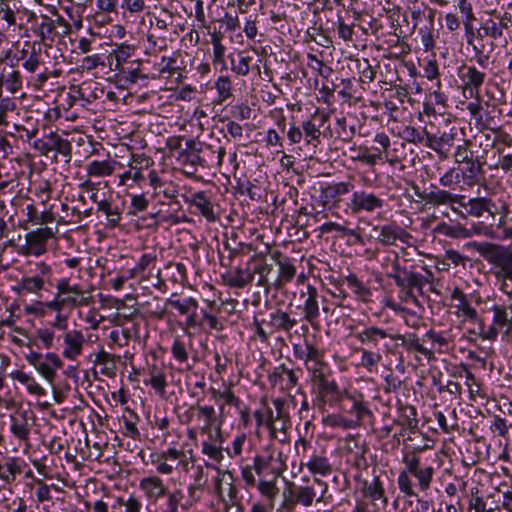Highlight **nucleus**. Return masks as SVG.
<instances>
[{
  "mask_svg": "<svg viewBox=\"0 0 512 512\" xmlns=\"http://www.w3.org/2000/svg\"><path fill=\"white\" fill-rule=\"evenodd\" d=\"M404 465L397 476V487L399 492L407 498L418 497L420 493L426 495L431 489L436 469L427 462H423L416 453L404 455Z\"/></svg>",
  "mask_w": 512,
  "mask_h": 512,
  "instance_id": "nucleus-1",
  "label": "nucleus"
},
{
  "mask_svg": "<svg viewBox=\"0 0 512 512\" xmlns=\"http://www.w3.org/2000/svg\"><path fill=\"white\" fill-rule=\"evenodd\" d=\"M185 423H194V427L188 429V437L193 439L197 434L201 436L215 435L222 433V426L225 422L223 407L216 411L212 405H192L184 413Z\"/></svg>",
  "mask_w": 512,
  "mask_h": 512,
  "instance_id": "nucleus-2",
  "label": "nucleus"
},
{
  "mask_svg": "<svg viewBox=\"0 0 512 512\" xmlns=\"http://www.w3.org/2000/svg\"><path fill=\"white\" fill-rule=\"evenodd\" d=\"M485 158H475V161L450 167L439 178V184L451 190L465 191L478 185L485 175Z\"/></svg>",
  "mask_w": 512,
  "mask_h": 512,
  "instance_id": "nucleus-3",
  "label": "nucleus"
},
{
  "mask_svg": "<svg viewBox=\"0 0 512 512\" xmlns=\"http://www.w3.org/2000/svg\"><path fill=\"white\" fill-rule=\"evenodd\" d=\"M386 201L381 193L367 188H355L345 203V212L352 216L380 215L383 213Z\"/></svg>",
  "mask_w": 512,
  "mask_h": 512,
  "instance_id": "nucleus-4",
  "label": "nucleus"
},
{
  "mask_svg": "<svg viewBox=\"0 0 512 512\" xmlns=\"http://www.w3.org/2000/svg\"><path fill=\"white\" fill-rule=\"evenodd\" d=\"M187 452L176 446H168L166 449L153 451L149 455V462L155 468L156 472L161 475H171L174 471L189 470L192 451Z\"/></svg>",
  "mask_w": 512,
  "mask_h": 512,
  "instance_id": "nucleus-5",
  "label": "nucleus"
},
{
  "mask_svg": "<svg viewBox=\"0 0 512 512\" xmlns=\"http://www.w3.org/2000/svg\"><path fill=\"white\" fill-rule=\"evenodd\" d=\"M397 333L392 328L378 326L372 323L359 324L353 331V338L363 348L375 349L380 352H391L389 341H396Z\"/></svg>",
  "mask_w": 512,
  "mask_h": 512,
  "instance_id": "nucleus-6",
  "label": "nucleus"
},
{
  "mask_svg": "<svg viewBox=\"0 0 512 512\" xmlns=\"http://www.w3.org/2000/svg\"><path fill=\"white\" fill-rule=\"evenodd\" d=\"M22 67L27 73V84L36 90L41 89L50 78L49 68L45 65L40 44L33 43L31 51H21Z\"/></svg>",
  "mask_w": 512,
  "mask_h": 512,
  "instance_id": "nucleus-7",
  "label": "nucleus"
},
{
  "mask_svg": "<svg viewBox=\"0 0 512 512\" xmlns=\"http://www.w3.org/2000/svg\"><path fill=\"white\" fill-rule=\"evenodd\" d=\"M470 245L484 260L495 266V275L499 281L512 277V252L490 242H472Z\"/></svg>",
  "mask_w": 512,
  "mask_h": 512,
  "instance_id": "nucleus-8",
  "label": "nucleus"
},
{
  "mask_svg": "<svg viewBox=\"0 0 512 512\" xmlns=\"http://www.w3.org/2000/svg\"><path fill=\"white\" fill-rule=\"evenodd\" d=\"M459 88L465 99H481V89L485 84L487 74L471 63H462L457 68Z\"/></svg>",
  "mask_w": 512,
  "mask_h": 512,
  "instance_id": "nucleus-9",
  "label": "nucleus"
},
{
  "mask_svg": "<svg viewBox=\"0 0 512 512\" xmlns=\"http://www.w3.org/2000/svg\"><path fill=\"white\" fill-rule=\"evenodd\" d=\"M287 456L279 449L267 447L253 458V468L259 477H279L287 469Z\"/></svg>",
  "mask_w": 512,
  "mask_h": 512,
  "instance_id": "nucleus-10",
  "label": "nucleus"
},
{
  "mask_svg": "<svg viewBox=\"0 0 512 512\" xmlns=\"http://www.w3.org/2000/svg\"><path fill=\"white\" fill-rule=\"evenodd\" d=\"M24 358L50 384H53L57 371L63 367L60 355L55 352L41 353L31 349L25 353Z\"/></svg>",
  "mask_w": 512,
  "mask_h": 512,
  "instance_id": "nucleus-11",
  "label": "nucleus"
},
{
  "mask_svg": "<svg viewBox=\"0 0 512 512\" xmlns=\"http://www.w3.org/2000/svg\"><path fill=\"white\" fill-rule=\"evenodd\" d=\"M313 482L322 488L321 493L317 496L316 490L310 485H296L294 482H288L283 489V492L294 504V506L301 505L305 508L311 507L313 502H323L325 494L328 491V484L314 477Z\"/></svg>",
  "mask_w": 512,
  "mask_h": 512,
  "instance_id": "nucleus-12",
  "label": "nucleus"
},
{
  "mask_svg": "<svg viewBox=\"0 0 512 512\" xmlns=\"http://www.w3.org/2000/svg\"><path fill=\"white\" fill-rule=\"evenodd\" d=\"M54 14L56 19L41 14L40 21L35 22L34 34L45 46H51L56 38L64 37L70 30L69 24L56 10H54Z\"/></svg>",
  "mask_w": 512,
  "mask_h": 512,
  "instance_id": "nucleus-13",
  "label": "nucleus"
},
{
  "mask_svg": "<svg viewBox=\"0 0 512 512\" xmlns=\"http://www.w3.org/2000/svg\"><path fill=\"white\" fill-rule=\"evenodd\" d=\"M24 238L25 244L21 246L24 256L40 257L48 251L51 242H56L55 231L47 226L26 233Z\"/></svg>",
  "mask_w": 512,
  "mask_h": 512,
  "instance_id": "nucleus-14",
  "label": "nucleus"
},
{
  "mask_svg": "<svg viewBox=\"0 0 512 512\" xmlns=\"http://www.w3.org/2000/svg\"><path fill=\"white\" fill-rule=\"evenodd\" d=\"M166 306H171L177 310L178 314L185 316L186 328H200L203 327V321H199L197 311L199 304L194 297H180L177 293H172L169 298L165 300Z\"/></svg>",
  "mask_w": 512,
  "mask_h": 512,
  "instance_id": "nucleus-15",
  "label": "nucleus"
},
{
  "mask_svg": "<svg viewBox=\"0 0 512 512\" xmlns=\"http://www.w3.org/2000/svg\"><path fill=\"white\" fill-rule=\"evenodd\" d=\"M33 147L43 156H48L54 151L63 156L66 163L70 162L72 157L71 142L55 132H50L42 139L34 140Z\"/></svg>",
  "mask_w": 512,
  "mask_h": 512,
  "instance_id": "nucleus-16",
  "label": "nucleus"
},
{
  "mask_svg": "<svg viewBox=\"0 0 512 512\" xmlns=\"http://www.w3.org/2000/svg\"><path fill=\"white\" fill-rule=\"evenodd\" d=\"M9 430L14 438L28 443L36 416L31 409L18 408L9 416Z\"/></svg>",
  "mask_w": 512,
  "mask_h": 512,
  "instance_id": "nucleus-17",
  "label": "nucleus"
},
{
  "mask_svg": "<svg viewBox=\"0 0 512 512\" xmlns=\"http://www.w3.org/2000/svg\"><path fill=\"white\" fill-rule=\"evenodd\" d=\"M512 22L511 15L508 12L492 13V16L482 19L480 27L477 30V38H491L492 40H498L504 36V30L509 28V24Z\"/></svg>",
  "mask_w": 512,
  "mask_h": 512,
  "instance_id": "nucleus-18",
  "label": "nucleus"
},
{
  "mask_svg": "<svg viewBox=\"0 0 512 512\" xmlns=\"http://www.w3.org/2000/svg\"><path fill=\"white\" fill-rule=\"evenodd\" d=\"M492 311V323L482 332V337L488 340H495L499 333L508 335L512 330V303L508 307L494 305Z\"/></svg>",
  "mask_w": 512,
  "mask_h": 512,
  "instance_id": "nucleus-19",
  "label": "nucleus"
},
{
  "mask_svg": "<svg viewBox=\"0 0 512 512\" xmlns=\"http://www.w3.org/2000/svg\"><path fill=\"white\" fill-rule=\"evenodd\" d=\"M217 144L206 143L194 139V145L200 159L201 168H221L224 163L226 154L225 148L220 145V140H216Z\"/></svg>",
  "mask_w": 512,
  "mask_h": 512,
  "instance_id": "nucleus-20",
  "label": "nucleus"
},
{
  "mask_svg": "<svg viewBox=\"0 0 512 512\" xmlns=\"http://www.w3.org/2000/svg\"><path fill=\"white\" fill-rule=\"evenodd\" d=\"M395 337L396 341L401 342V346L408 354H414L417 361H420L421 357L427 361H431L435 358V356H433V347L427 345L428 342L425 334L419 338L416 333L412 332L406 334L397 333Z\"/></svg>",
  "mask_w": 512,
  "mask_h": 512,
  "instance_id": "nucleus-21",
  "label": "nucleus"
},
{
  "mask_svg": "<svg viewBox=\"0 0 512 512\" xmlns=\"http://www.w3.org/2000/svg\"><path fill=\"white\" fill-rule=\"evenodd\" d=\"M329 120V114L318 108L301 123V130L306 145L317 147L321 142V128Z\"/></svg>",
  "mask_w": 512,
  "mask_h": 512,
  "instance_id": "nucleus-22",
  "label": "nucleus"
},
{
  "mask_svg": "<svg viewBox=\"0 0 512 512\" xmlns=\"http://www.w3.org/2000/svg\"><path fill=\"white\" fill-rule=\"evenodd\" d=\"M224 437L222 433L205 436L201 441V453L206 456L209 461H205V466L210 469H217L224 460Z\"/></svg>",
  "mask_w": 512,
  "mask_h": 512,
  "instance_id": "nucleus-23",
  "label": "nucleus"
},
{
  "mask_svg": "<svg viewBox=\"0 0 512 512\" xmlns=\"http://www.w3.org/2000/svg\"><path fill=\"white\" fill-rule=\"evenodd\" d=\"M361 492L363 497L370 501L374 512H379L388 504L384 484L377 475H374L371 481L364 480L361 483Z\"/></svg>",
  "mask_w": 512,
  "mask_h": 512,
  "instance_id": "nucleus-24",
  "label": "nucleus"
},
{
  "mask_svg": "<svg viewBox=\"0 0 512 512\" xmlns=\"http://www.w3.org/2000/svg\"><path fill=\"white\" fill-rule=\"evenodd\" d=\"M452 308L454 314L462 318L464 321L471 323L479 322V315L475 307L472 306L471 301L459 287H455L450 294Z\"/></svg>",
  "mask_w": 512,
  "mask_h": 512,
  "instance_id": "nucleus-25",
  "label": "nucleus"
},
{
  "mask_svg": "<svg viewBox=\"0 0 512 512\" xmlns=\"http://www.w3.org/2000/svg\"><path fill=\"white\" fill-rule=\"evenodd\" d=\"M434 281V274L430 270H426L425 275L415 272L413 270H408L407 272H404V275L401 279H397L396 286L398 288L415 289L419 296H424V287L426 285H429L430 291L437 292L433 287Z\"/></svg>",
  "mask_w": 512,
  "mask_h": 512,
  "instance_id": "nucleus-26",
  "label": "nucleus"
},
{
  "mask_svg": "<svg viewBox=\"0 0 512 512\" xmlns=\"http://www.w3.org/2000/svg\"><path fill=\"white\" fill-rule=\"evenodd\" d=\"M63 350L62 357L69 361H75L82 354L86 343L85 336L81 330L71 329L62 334Z\"/></svg>",
  "mask_w": 512,
  "mask_h": 512,
  "instance_id": "nucleus-27",
  "label": "nucleus"
},
{
  "mask_svg": "<svg viewBox=\"0 0 512 512\" xmlns=\"http://www.w3.org/2000/svg\"><path fill=\"white\" fill-rule=\"evenodd\" d=\"M343 399L342 391L335 380L316 390L314 405L322 412L327 407L337 406Z\"/></svg>",
  "mask_w": 512,
  "mask_h": 512,
  "instance_id": "nucleus-28",
  "label": "nucleus"
},
{
  "mask_svg": "<svg viewBox=\"0 0 512 512\" xmlns=\"http://www.w3.org/2000/svg\"><path fill=\"white\" fill-rule=\"evenodd\" d=\"M456 135L457 132L455 128H451L449 131H444L439 136L428 132L425 147L436 152L439 158L447 159L451 148L454 145Z\"/></svg>",
  "mask_w": 512,
  "mask_h": 512,
  "instance_id": "nucleus-29",
  "label": "nucleus"
},
{
  "mask_svg": "<svg viewBox=\"0 0 512 512\" xmlns=\"http://www.w3.org/2000/svg\"><path fill=\"white\" fill-rule=\"evenodd\" d=\"M299 377L293 369L288 368L284 363L276 366L268 374V382L272 387H278L286 391L298 385Z\"/></svg>",
  "mask_w": 512,
  "mask_h": 512,
  "instance_id": "nucleus-30",
  "label": "nucleus"
},
{
  "mask_svg": "<svg viewBox=\"0 0 512 512\" xmlns=\"http://www.w3.org/2000/svg\"><path fill=\"white\" fill-rule=\"evenodd\" d=\"M452 190L448 188L441 189L435 185H431V189L427 192L422 198L430 205L440 206L447 205L453 206L454 204H458L460 206H464L465 196L452 193Z\"/></svg>",
  "mask_w": 512,
  "mask_h": 512,
  "instance_id": "nucleus-31",
  "label": "nucleus"
},
{
  "mask_svg": "<svg viewBox=\"0 0 512 512\" xmlns=\"http://www.w3.org/2000/svg\"><path fill=\"white\" fill-rule=\"evenodd\" d=\"M230 60V70L236 76H247L250 72H256V74H260V66L258 62L260 60H255L252 55L245 51H239L236 55H229Z\"/></svg>",
  "mask_w": 512,
  "mask_h": 512,
  "instance_id": "nucleus-32",
  "label": "nucleus"
},
{
  "mask_svg": "<svg viewBox=\"0 0 512 512\" xmlns=\"http://www.w3.org/2000/svg\"><path fill=\"white\" fill-rule=\"evenodd\" d=\"M412 235L398 224L391 223L381 226L377 241L386 246L396 245L397 241L409 244Z\"/></svg>",
  "mask_w": 512,
  "mask_h": 512,
  "instance_id": "nucleus-33",
  "label": "nucleus"
},
{
  "mask_svg": "<svg viewBox=\"0 0 512 512\" xmlns=\"http://www.w3.org/2000/svg\"><path fill=\"white\" fill-rule=\"evenodd\" d=\"M123 165L112 159L110 156H107L104 160H92L85 164V172L87 179L92 180V178H104L114 174L117 168L122 167Z\"/></svg>",
  "mask_w": 512,
  "mask_h": 512,
  "instance_id": "nucleus-34",
  "label": "nucleus"
},
{
  "mask_svg": "<svg viewBox=\"0 0 512 512\" xmlns=\"http://www.w3.org/2000/svg\"><path fill=\"white\" fill-rule=\"evenodd\" d=\"M184 202L190 206H194L208 222L216 221L217 217L214 212V205L206 191L201 190L192 193L190 196H185Z\"/></svg>",
  "mask_w": 512,
  "mask_h": 512,
  "instance_id": "nucleus-35",
  "label": "nucleus"
},
{
  "mask_svg": "<svg viewBox=\"0 0 512 512\" xmlns=\"http://www.w3.org/2000/svg\"><path fill=\"white\" fill-rule=\"evenodd\" d=\"M463 207L466 209V213L469 216L476 218H480L485 213H488L493 219H495L497 214V205L491 198L487 197L470 198L467 203H464Z\"/></svg>",
  "mask_w": 512,
  "mask_h": 512,
  "instance_id": "nucleus-36",
  "label": "nucleus"
},
{
  "mask_svg": "<svg viewBox=\"0 0 512 512\" xmlns=\"http://www.w3.org/2000/svg\"><path fill=\"white\" fill-rule=\"evenodd\" d=\"M354 184L349 181L332 182L327 184L320 192V200L324 206L336 201L340 196L352 193Z\"/></svg>",
  "mask_w": 512,
  "mask_h": 512,
  "instance_id": "nucleus-37",
  "label": "nucleus"
},
{
  "mask_svg": "<svg viewBox=\"0 0 512 512\" xmlns=\"http://www.w3.org/2000/svg\"><path fill=\"white\" fill-rule=\"evenodd\" d=\"M307 296L303 303L304 319L313 325L320 316L318 304V290L315 286L307 284L306 292H301V296Z\"/></svg>",
  "mask_w": 512,
  "mask_h": 512,
  "instance_id": "nucleus-38",
  "label": "nucleus"
},
{
  "mask_svg": "<svg viewBox=\"0 0 512 512\" xmlns=\"http://www.w3.org/2000/svg\"><path fill=\"white\" fill-rule=\"evenodd\" d=\"M141 66L142 61L140 59H133L115 71L116 77L125 85L135 84L138 80L147 78L146 75L142 73Z\"/></svg>",
  "mask_w": 512,
  "mask_h": 512,
  "instance_id": "nucleus-39",
  "label": "nucleus"
},
{
  "mask_svg": "<svg viewBox=\"0 0 512 512\" xmlns=\"http://www.w3.org/2000/svg\"><path fill=\"white\" fill-rule=\"evenodd\" d=\"M135 54V47L128 44H119L107 56L110 70L116 71L121 66L126 65Z\"/></svg>",
  "mask_w": 512,
  "mask_h": 512,
  "instance_id": "nucleus-40",
  "label": "nucleus"
},
{
  "mask_svg": "<svg viewBox=\"0 0 512 512\" xmlns=\"http://www.w3.org/2000/svg\"><path fill=\"white\" fill-rule=\"evenodd\" d=\"M140 490L149 499L157 501L167 493V486L159 476H149L142 478L139 483Z\"/></svg>",
  "mask_w": 512,
  "mask_h": 512,
  "instance_id": "nucleus-41",
  "label": "nucleus"
},
{
  "mask_svg": "<svg viewBox=\"0 0 512 512\" xmlns=\"http://www.w3.org/2000/svg\"><path fill=\"white\" fill-rule=\"evenodd\" d=\"M210 391L212 393V399L218 405V409L216 411H219V407H223L224 419H226V416L229 413L226 410L227 406L234 407L235 409L241 408V399L235 395L234 391L230 387H226L223 390L211 387Z\"/></svg>",
  "mask_w": 512,
  "mask_h": 512,
  "instance_id": "nucleus-42",
  "label": "nucleus"
},
{
  "mask_svg": "<svg viewBox=\"0 0 512 512\" xmlns=\"http://www.w3.org/2000/svg\"><path fill=\"white\" fill-rule=\"evenodd\" d=\"M296 324L297 320L291 318L287 312L281 309L271 312L267 321V325L271 328V333L279 331L289 333Z\"/></svg>",
  "mask_w": 512,
  "mask_h": 512,
  "instance_id": "nucleus-43",
  "label": "nucleus"
},
{
  "mask_svg": "<svg viewBox=\"0 0 512 512\" xmlns=\"http://www.w3.org/2000/svg\"><path fill=\"white\" fill-rule=\"evenodd\" d=\"M123 207L124 203L116 204L103 198L97 205V211L106 216L107 224L110 227H116L121 221Z\"/></svg>",
  "mask_w": 512,
  "mask_h": 512,
  "instance_id": "nucleus-44",
  "label": "nucleus"
},
{
  "mask_svg": "<svg viewBox=\"0 0 512 512\" xmlns=\"http://www.w3.org/2000/svg\"><path fill=\"white\" fill-rule=\"evenodd\" d=\"M23 460L18 457H8L0 463V480L10 485L22 473Z\"/></svg>",
  "mask_w": 512,
  "mask_h": 512,
  "instance_id": "nucleus-45",
  "label": "nucleus"
},
{
  "mask_svg": "<svg viewBox=\"0 0 512 512\" xmlns=\"http://www.w3.org/2000/svg\"><path fill=\"white\" fill-rule=\"evenodd\" d=\"M276 264L278 265V275L274 277V290H280L292 281L296 274V267L288 258L279 259Z\"/></svg>",
  "mask_w": 512,
  "mask_h": 512,
  "instance_id": "nucleus-46",
  "label": "nucleus"
},
{
  "mask_svg": "<svg viewBox=\"0 0 512 512\" xmlns=\"http://www.w3.org/2000/svg\"><path fill=\"white\" fill-rule=\"evenodd\" d=\"M273 271V265L267 263L265 260H260L256 263V265L251 270L253 276L255 274L258 275V280L256 285L258 287H263L266 292L271 289H274V278L271 277V273Z\"/></svg>",
  "mask_w": 512,
  "mask_h": 512,
  "instance_id": "nucleus-47",
  "label": "nucleus"
},
{
  "mask_svg": "<svg viewBox=\"0 0 512 512\" xmlns=\"http://www.w3.org/2000/svg\"><path fill=\"white\" fill-rule=\"evenodd\" d=\"M344 281L346 282L347 287L355 295L357 300L364 303H367L371 300V289L362 280H360L356 274L349 273L347 276H345Z\"/></svg>",
  "mask_w": 512,
  "mask_h": 512,
  "instance_id": "nucleus-48",
  "label": "nucleus"
},
{
  "mask_svg": "<svg viewBox=\"0 0 512 512\" xmlns=\"http://www.w3.org/2000/svg\"><path fill=\"white\" fill-rule=\"evenodd\" d=\"M484 153L482 155H477L474 150L471 148V141L469 139H464L463 142L455 147L453 157L454 163L457 165H461L464 163H470V161H475V158H485L487 149H484Z\"/></svg>",
  "mask_w": 512,
  "mask_h": 512,
  "instance_id": "nucleus-49",
  "label": "nucleus"
},
{
  "mask_svg": "<svg viewBox=\"0 0 512 512\" xmlns=\"http://www.w3.org/2000/svg\"><path fill=\"white\" fill-rule=\"evenodd\" d=\"M312 475L328 476L332 472L329 459L321 454L313 453L304 464Z\"/></svg>",
  "mask_w": 512,
  "mask_h": 512,
  "instance_id": "nucleus-50",
  "label": "nucleus"
},
{
  "mask_svg": "<svg viewBox=\"0 0 512 512\" xmlns=\"http://www.w3.org/2000/svg\"><path fill=\"white\" fill-rule=\"evenodd\" d=\"M225 284L231 288L242 289L253 281V273L246 268H236L224 278Z\"/></svg>",
  "mask_w": 512,
  "mask_h": 512,
  "instance_id": "nucleus-51",
  "label": "nucleus"
},
{
  "mask_svg": "<svg viewBox=\"0 0 512 512\" xmlns=\"http://www.w3.org/2000/svg\"><path fill=\"white\" fill-rule=\"evenodd\" d=\"M24 212L26 215L25 221L32 225H47L55 220L51 209H45L42 212H38L34 204L26 205Z\"/></svg>",
  "mask_w": 512,
  "mask_h": 512,
  "instance_id": "nucleus-52",
  "label": "nucleus"
},
{
  "mask_svg": "<svg viewBox=\"0 0 512 512\" xmlns=\"http://www.w3.org/2000/svg\"><path fill=\"white\" fill-rule=\"evenodd\" d=\"M320 230L323 233H331V232L335 231V232L339 233L341 236L353 238V241H352L353 244H359V245L364 244L363 237L360 235V233L356 229L349 228V227L339 224L337 222H325L321 225Z\"/></svg>",
  "mask_w": 512,
  "mask_h": 512,
  "instance_id": "nucleus-53",
  "label": "nucleus"
},
{
  "mask_svg": "<svg viewBox=\"0 0 512 512\" xmlns=\"http://www.w3.org/2000/svg\"><path fill=\"white\" fill-rule=\"evenodd\" d=\"M428 130L426 128H416L410 125H404L398 132L401 139L415 145H426Z\"/></svg>",
  "mask_w": 512,
  "mask_h": 512,
  "instance_id": "nucleus-54",
  "label": "nucleus"
},
{
  "mask_svg": "<svg viewBox=\"0 0 512 512\" xmlns=\"http://www.w3.org/2000/svg\"><path fill=\"white\" fill-rule=\"evenodd\" d=\"M361 355L358 366L364 368L368 372L377 370L378 365L382 362L383 356L379 350L363 348L359 349Z\"/></svg>",
  "mask_w": 512,
  "mask_h": 512,
  "instance_id": "nucleus-55",
  "label": "nucleus"
},
{
  "mask_svg": "<svg viewBox=\"0 0 512 512\" xmlns=\"http://www.w3.org/2000/svg\"><path fill=\"white\" fill-rule=\"evenodd\" d=\"M119 356L105 351L103 348L95 354L94 365L101 366V373L105 376H112L115 373L116 362Z\"/></svg>",
  "mask_w": 512,
  "mask_h": 512,
  "instance_id": "nucleus-56",
  "label": "nucleus"
},
{
  "mask_svg": "<svg viewBox=\"0 0 512 512\" xmlns=\"http://www.w3.org/2000/svg\"><path fill=\"white\" fill-rule=\"evenodd\" d=\"M144 384L150 385L158 395L164 396L167 386L166 374L164 370L158 368L157 366L151 367L149 369V379H145Z\"/></svg>",
  "mask_w": 512,
  "mask_h": 512,
  "instance_id": "nucleus-57",
  "label": "nucleus"
},
{
  "mask_svg": "<svg viewBox=\"0 0 512 512\" xmlns=\"http://www.w3.org/2000/svg\"><path fill=\"white\" fill-rule=\"evenodd\" d=\"M9 0H0V37L16 24L15 6L11 7Z\"/></svg>",
  "mask_w": 512,
  "mask_h": 512,
  "instance_id": "nucleus-58",
  "label": "nucleus"
},
{
  "mask_svg": "<svg viewBox=\"0 0 512 512\" xmlns=\"http://www.w3.org/2000/svg\"><path fill=\"white\" fill-rule=\"evenodd\" d=\"M85 304L84 298L78 299V297L74 296H59L55 295L51 301L46 302L45 306L57 313H61V311L66 307H76Z\"/></svg>",
  "mask_w": 512,
  "mask_h": 512,
  "instance_id": "nucleus-59",
  "label": "nucleus"
},
{
  "mask_svg": "<svg viewBox=\"0 0 512 512\" xmlns=\"http://www.w3.org/2000/svg\"><path fill=\"white\" fill-rule=\"evenodd\" d=\"M384 262L386 263V276L393 279L397 285V279H401L404 272H407L409 269L400 264L398 254L395 252L387 255L384 258Z\"/></svg>",
  "mask_w": 512,
  "mask_h": 512,
  "instance_id": "nucleus-60",
  "label": "nucleus"
},
{
  "mask_svg": "<svg viewBox=\"0 0 512 512\" xmlns=\"http://www.w3.org/2000/svg\"><path fill=\"white\" fill-rule=\"evenodd\" d=\"M425 337L427 342L430 343L429 347H433V356H435V352L437 353H445L448 351L449 345V337L444 332H438L434 329H429L425 333Z\"/></svg>",
  "mask_w": 512,
  "mask_h": 512,
  "instance_id": "nucleus-61",
  "label": "nucleus"
},
{
  "mask_svg": "<svg viewBox=\"0 0 512 512\" xmlns=\"http://www.w3.org/2000/svg\"><path fill=\"white\" fill-rule=\"evenodd\" d=\"M492 133L494 134L492 142L486 144V148H496L497 154L502 155L504 153V147L512 146V136L503 131L500 126H496L492 128Z\"/></svg>",
  "mask_w": 512,
  "mask_h": 512,
  "instance_id": "nucleus-62",
  "label": "nucleus"
},
{
  "mask_svg": "<svg viewBox=\"0 0 512 512\" xmlns=\"http://www.w3.org/2000/svg\"><path fill=\"white\" fill-rule=\"evenodd\" d=\"M335 130L337 137L345 143H349L353 140L356 135L357 128L356 124H349L346 117H337L335 120Z\"/></svg>",
  "mask_w": 512,
  "mask_h": 512,
  "instance_id": "nucleus-63",
  "label": "nucleus"
},
{
  "mask_svg": "<svg viewBox=\"0 0 512 512\" xmlns=\"http://www.w3.org/2000/svg\"><path fill=\"white\" fill-rule=\"evenodd\" d=\"M141 507V502L133 496L126 500L122 497H117L111 505V512H140Z\"/></svg>",
  "mask_w": 512,
  "mask_h": 512,
  "instance_id": "nucleus-64",
  "label": "nucleus"
}]
</instances>
